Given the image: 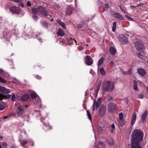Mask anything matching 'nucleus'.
I'll return each instance as SVG.
<instances>
[{
	"label": "nucleus",
	"mask_w": 148,
	"mask_h": 148,
	"mask_svg": "<svg viewBox=\"0 0 148 148\" xmlns=\"http://www.w3.org/2000/svg\"><path fill=\"white\" fill-rule=\"evenodd\" d=\"M100 72L101 75H104L106 74V71L103 68H101L100 69Z\"/></svg>",
	"instance_id": "nucleus-31"
},
{
	"label": "nucleus",
	"mask_w": 148,
	"mask_h": 148,
	"mask_svg": "<svg viewBox=\"0 0 148 148\" xmlns=\"http://www.w3.org/2000/svg\"><path fill=\"white\" fill-rule=\"evenodd\" d=\"M103 57H101L99 60L98 62V67H99L100 65L103 63Z\"/></svg>",
	"instance_id": "nucleus-29"
},
{
	"label": "nucleus",
	"mask_w": 148,
	"mask_h": 148,
	"mask_svg": "<svg viewBox=\"0 0 148 148\" xmlns=\"http://www.w3.org/2000/svg\"><path fill=\"white\" fill-rule=\"evenodd\" d=\"M58 35L62 36L64 34V31L61 29H59L58 30V31L57 32Z\"/></svg>",
	"instance_id": "nucleus-23"
},
{
	"label": "nucleus",
	"mask_w": 148,
	"mask_h": 148,
	"mask_svg": "<svg viewBox=\"0 0 148 148\" xmlns=\"http://www.w3.org/2000/svg\"><path fill=\"white\" fill-rule=\"evenodd\" d=\"M107 109L106 106H101L99 109V113L100 116H103L105 114Z\"/></svg>",
	"instance_id": "nucleus-5"
},
{
	"label": "nucleus",
	"mask_w": 148,
	"mask_h": 148,
	"mask_svg": "<svg viewBox=\"0 0 148 148\" xmlns=\"http://www.w3.org/2000/svg\"><path fill=\"white\" fill-rule=\"evenodd\" d=\"M10 11L13 13H18L19 12V8L16 7L15 6H12L9 8Z\"/></svg>",
	"instance_id": "nucleus-10"
},
{
	"label": "nucleus",
	"mask_w": 148,
	"mask_h": 148,
	"mask_svg": "<svg viewBox=\"0 0 148 148\" xmlns=\"http://www.w3.org/2000/svg\"><path fill=\"white\" fill-rule=\"evenodd\" d=\"M0 82L3 83H5L6 82V80L3 79L1 77H0Z\"/></svg>",
	"instance_id": "nucleus-40"
},
{
	"label": "nucleus",
	"mask_w": 148,
	"mask_h": 148,
	"mask_svg": "<svg viewBox=\"0 0 148 148\" xmlns=\"http://www.w3.org/2000/svg\"><path fill=\"white\" fill-rule=\"evenodd\" d=\"M127 75H130L132 73V70L131 69H129L127 72Z\"/></svg>",
	"instance_id": "nucleus-46"
},
{
	"label": "nucleus",
	"mask_w": 148,
	"mask_h": 148,
	"mask_svg": "<svg viewBox=\"0 0 148 148\" xmlns=\"http://www.w3.org/2000/svg\"><path fill=\"white\" fill-rule=\"evenodd\" d=\"M32 16H33V18L34 20H37L38 19V17L36 16L35 15H33Z\"/></svg>",
	"instance_id": "nucleus-53"
},
{
	"label": "nucleus",
	"mask_w": 148,
	"mask_h": 148,
	"mask_svg": "<svg viewBox=\"0 0 148 148\" xmlns=\"http://www.w3.org/2000/svg\"><path fill=\"white\" fill-rule=\"evenodd\" d=\"M32 11L34 14H36L39 12L44 16H47L48 15L47 10L41 6L38 7L37 8H33L32 9Z\"/></svg>",
	"instance_id": "nucleus-3"
},
{
	"label": "nucleus",
	"mask_w": 148,
	"mask_h": 148,
	"mask_svg": "<svg viewBox=\"0 0 148 148\" xmlns=\"http://www.w3.org/2000/svg\"><path fill=\"white\" fill-rule=\"evenodd\" d=\"M109 7V6L108 4H105L104 5L103 10L104 11H107L108 10V9Z\"/></svg>",
	"instance_id": "nucleus-34"
},
{
	"label": "nucleus",
	"mask_w": 148,
	"mask_h": 148,
	"mask_svg": "<svg viewBox=\"0 0 148 148\" xmlns=\"http://www.w3.org/2000/svg\"><path fill=\"white\" fill-rule=\"evenodd\" d=\"M71 40H73L75 42V43H76V44H77V43H76V40H75L74 39H72V38H71Z\"/></svg>",
	"instance_id": "nucleus-60"
},
{
	"label": "nucleus",
	"mask_w": 148,
	"mask_h": 148,
	"mask_svg": "<svg viewBox=\"0 0 148 148\" xmlns=\"http://www.w3.org/2000/svg\"><path fill=\"white\" fill-rule=\"evenodd\" d=\"M133 89L136 90H137L138 89L137 83L135 80L134 81Z\"/></svg>",
	"instance_id": "nucleus-30"
},
{
	"label": "nucleus",
	"mask_w": 148,
	"mask_h": 148,
	"mask_svg": "<svg viewBox=\"0 0 148 148\" xmlns=\"http://www.w3.org/2000/svg\"><path fill=\"white\" fill-rule=\"evenodd\" d=\"M100 85L101 83L99 84L98 85L97 88L95 91V93L96 96H97V95L98 92L100 89Z\"/></svg>",
	"instance_id": "nucleus-32"
},
{
	"label": "nucleus",
	"mask_w": 148,
	"mask_h": 148,
	"mask_svg": "<svg viewBox=\"0 0 148 148\" xmlns=\"http://www.w3.org/2000/svg\"><path fill=\"white\" fill-rule=\"evenodd\" d=\"M23 1V0H13L14 2L17 3H21Z\"/></svg>",
	"instance_id": "nucleus-47"
},
{
	"label": "nucleus",
	"mask_w": 148,
	"mask_h": 148,
	"mask_svg": "<svg viewBox=\"0 0 148 148\" xmlns=\"http://www.w3.org/2000/svg\"><path fill=\"white\" fill-rule=\"evenodd\" d=\"M137 56L138 57H139L140 58H142L143 56H142V55L141 54H140V53H138L137 54Z\"/></svg>",
	"instance_id": "nucleus-54"
},
{
	"label": "nucleus",
	"mask_w": 148,
	"mask_h": 148,
	"mask_svg": "<svg viewBox=\"0 0 148 148\" xmlns=\"http://www.w3.org/2000/svg\"><path fill=\"white\" fill-rule=\"evenodd\" d=\"M109 64L110 65V66L112 67L115 65V64H114V62L112 61L110 62Z\"/></svg>",
	"instance_id": "nucleus-48"
},
{
	"label": "nucleus",
	"mask_w": 148,
	"mask_h": 148,
	"mask_svg": "<svg viewBox=\"0 0 148 148\" xmlns=\"http://www.w3.org/2000/svg\"><path fill=\"white\" fill-rule=\"evenodd\" d=\"M101 102V99L99 98L97 100V101L94 100L93 104V108L92 109V111H94L95 110H97L98 108L100 105Z\"/></svg>",
	"instance_id": "nucleus-7"
},
{
	"label": "nucleus",
	"mask_w": 148,
	"mask_h": 148,
	"mask_svg": "<svg viewBox=\"0 0 148 148\" xmlns=\"http://www.w3.org/2000/svg\"><path fill=\"white\" fill-rule=\"evenodd\" d=\"M8 117V116H5L4 117V118L5 119H6V118H7Z\"/></svg>",
	"instance_id": "nucleus-61"
},
{
	"label": "nucleus",
	"mask_w": 148,
	"mask_h": 148,
	"mask_svg": "<svg viewBox=\"0 0 148 148\" xmlns=\"http://www.w3.org/2000/svg\"><path fill=\"white\" fill-rule=\"evenodd\" d=\"M2 145L4 147H6L8 146L7 144L5 142H3L2 143Z\"/></svg>",
	"instance_id": "nucleus-51"
},
{
	"label": "nucleus",
	"mask_w": 148,
	"mask_h": 148,
	"mask_svg": "<svg viewBox=\"0 0 148 148\" xmlns=\"http://www.w3.org/2000/svg\"><path fill=\"white\" fill-rule=\"evenodd\" d=\"M86 62L88 65H90L92 64V60L90 56H86Z\"/></svg>",
	"instance_id": "nucleus-12"
},
{
	"label": "nucleus",
	"mask_w": 148,
	"mask_h": 148,
	"mask_svg": "<svg viewBox=\"0 0 148 148\" xmlns=\"http://www.w3.org/2000/svg\"><path fill=\"white\" fill-rule=\"evenodd\" d=\"M37 94L35 92L32 93H31L30 94V96H31L32 98V99L33 100V99H35V98L37 97Z\"/></svg>",
	"instance_id": "nucleus-33"
},
{
	"label": "nucleus",
	"mask_w": 148,
	"mask_h": 148,
	"mask_svg": "<svg viewBox=\"0 0 148 148\" xmlns=\"http://www.w3.org/2000/svg\"><path fill=\"white\" fill-rule=\"evenodd\" d=\"M98 133L100 134H103L105 132L102 127H99L98 129Z\"/></svg>",
	"instance_id": "nucleus-24"
},
{
	"label": "nucleus",
	"mask_w": 148,
	"mask_h": 148,
	"mask_svg": "<svg viewBox=\"0 0 148 148\" xmlns=\"http://www.w3.org/2000/svg\"><path fill=\"white\" fill-rule=\"evenodd\" d=\"M29 98V96L28 94H25L23 95L21 97V100L23 101H26Z\"/></svg>",
	"instance_id": "nucleus-19"
},
{
	"label": "nucleus",
	"mask_w": 148,
	"mask_h": 148,
	"mask_svg": "<svg viewBox=\"0 0 148 148\" xmlns=\"http://www.w3.org/2000/svg\"><path fill=\"white\" fill-rule=\"evenodd\" d=\"M25 111L20 106L17 108V114L18 117H22L25 114Z\"/></svg>",
	"instance_id": "nucleus-8"
},
{
	"label": "nucleus",
	"mask_w": 148,
	"mask_h": 148,
	"mask_svg": "<svg viewBox=\"0 0 148 148\" xmlns=\"http://www.w3.org/2000/svg\"><path fill=\"white\" fill-rule=\"evenodd\" d=\"M147 110L145 111L142 114L141 117V121L142 123L144 122L147 117Z\"/></svg>",
	"instance_id": "nucleus-13"
},
{
	"label": "nucleus",
	"mask_w": 148,
	"mask_h": 148,
	"mask_svg": "<svg viewBox=\"0 0 148 148\" xmlns=\"http://www.w3.org/2000/svg\"><path fill=\"white\" fill-rule=\"evenodd\" d=\"M43 128L45 131H47L51 128V127L48 124H45L44 123Z\"/></svg>",
	"instance_id": "nucleus-25"
},
{
	"label": "nucleus",
	"mask_w": 148,
	"mask_h": 148,
	"mask_svg": "<svg viewBox=\"0 0 148 148\" xmlns=\"http://www.w3.org/2000/svg\"><path fill=\"white\" fill-rule=\"evenodd\" d=\"M25 106L27 108L28 107V105H25Z\"/></svg>",
	"instance_id": "nucleus-63"
},
{
	"label": "nucleus",
	"mask_w": 148,
	"mask_h": 148,
	"mask_svg": "<svg viewBox=\"0 0 148 148\" xmlns=\"http://www.w3.org/2000/svg\"><path fill=\"white\" fill-rule=\"evenodd\" d=\"M101 88L104 91H111L114 88V83L111 81H104L102 83Z\"/></svg>",
	"instance_id": "nucleus-2"
},
{
	"label": "nucleus",
	"mask_w": 148,
	"mask_h": 148,
	"mask_svg": "<svg viewBox=\"0 0 148 148\" xmlns=\"http://www.w3.org/2000/svg\"><path fill=\"white\" fill-rule=\"evenodd\" d=\"M112 16L118 19H119L121 20H124V18L123 17L122 15L119 13H115L112 14Z\"/></svg>",
	"instance_id": "nucleus-14"
},
{
	"label": "nucleus",
	"mask_w": 148,
	"mask_h": 148,
	"mask_svg": "<svg viewBox=\"0 0 148 148\" xmlns=\"http://www.w3.org/2000/svg\"><path fill=\"white\" fill-rule=\"evenodd\" d=\"M136 115L135 112H134L132 118L131 125H133L136 121Z\"/></svg>",
	"instance_id": "nucleus-17"
},
{
	"label": "nucleus",
	"mask_w": 148,
	"mask_h": 148,
	"mask_svg": "<svg viewBox=\"0 0 148 148\" xmlns=\"http://www.w3.org/2000/svg\"><path fill=\"white\" fill-rule=\"evenodd\" d=\"M118 107L114 103L110 102L108 105V111L110 112H114L117 110Z\"/></svg>",
	"instance_id": "nucleus-4"
},
{
	"label": "nucleus",
	"mask_w": 148,
	"mask_h": 148,
	"mask_svg": "<svg viewBox=\"0 0 148 148\" xmlns=\"http://www.w3.org/2000/svg\"><path fill=\"white\" fill-rule=\"evenodd\" d=\"M84 24V22H82V23H80L78 25L77 27L78 28H79L81 27H83V26Z\"/></svg>",
	"instance_id": "nucleus-41"
},
{
	"label": "nucleus",
	"mask_w": 148,
	"mask_h": 148,
	"mask_svg": "<svg viewBox=\"0 0 148 148\" xmlns=\"http://www.w3.org/2000/svg\"><path fill=\"white\" fill-rule=\"evenodd\" d=\"M2 99H1L0 100L2 99H3V98H6V99H8V98H10L11 97V95L9 94L7 95H2Z\"/></svg>",
	"instance_id": "nucleus-35"
},
{
	"label": "nucleus",
	"mask_w": 148,
	"mask_h": 148,
	"mask_svg": "<svg viewBox=\"0 0 148 148\" xmlns=\"http://www.w3.org/2000/svg\"><path fill=\"white\" fill-rule=\"evenodd\" d=\"M32 142L33 143V144H32V145L33 146L34 145V143H33V142L32 141Z\"/></svg>",
	"instance_id": "nucleus-64"
},
{
	"label": "nucleus",
	"mask_w": 148,
	"mask_h": 148,
	"mask_svg": "<svg viewBox=\"0 0 148 148\" xmlns=\"http://www.w3.org/2000/svg\"><path fill=\"white\" fill-rule=\"evenodd\" d=\"M123 114L122 113H120L119 114V119H123Z\"/></svg>",
	"instance_id": "nucleus-43"
},
{
	"label": "nucleus",
	"mask_w": 148,
	"mask_h": 148,
	"mask_svg": "<svg viewBox=\"0 0 148 148\" xmlns=\"http://www.w3.org/2000/svg\"><path fill=\"white\" fill-rule=\"evenodd\" d=\"M125 17H126V18H128L129 19H132V18L131 17H130L129 16H128L127 15H126Z\"/></svg>",
	"instance_id": "nucleus-57"
},
{
	"label": "nucleus",
	"mask_w": 148,
	"mask_h": 148,
	"mask_svg": "<svg viewBox=\"0 0 148 148\" xmlns=\"http://www.w3.org/2000/svg\"><path fill=\"white\" fill-rule=\"evenodd\" d=\"M36 77L37 79H41V77H40V76H39V75H36Z\"/></svg>",
	"instance_id": "nucleus-55"
},
{
	"label": "nucleus",
	"mask_w": 148,
	"mask_h": 148,
	"mask_svg": "<svg viewBox=\"0 0 148 148\" xmlns=\"http://www.w3.org/2000/svg\"><path fill=\"white\" fill-rule=\"evenodd\" d=\"M58 23L64 29H66V27L65 26V24L62 22L60 20H58L57 21Z\"/></svg>",
	"instance_id": "nucleus-21"
},
{
	"label": "nucleus",
	"mask_w": 148,
	"mask_h": 148,
	"mask_svg": "<svg viewBox=\"0 0 148 148\" xmlns=\"http://www.w3.org/2000/svg\"><path fill=\"white\" fill-rule=\"evenodd\" d=\"M0 75H2L4 76L7 79H9L10 76L8 73L4 71L2 69H0Z\"/></svg>",
	"instance_id": "nucleus-11"
},
{
	"label": "nucleus",
	"mask_w": 148,
	"mask_h": 148,
	"mask_svg": "<svg viewBox=\"0 0 148 148\" xmlns=\"http://www.w3.org/2000/svg\"><path fill=\"white\" fill-rule=\"evenodd\" d=\"M110 57H109V56L107 57V63H108L109 64L110 63V62H111V61H112L110 60Z\"/></svg>",
	"instance_id": "nucleus-45"
},
{
	"label": "nucleus",
	"mask_w": 148,
	"mask_h": 148,
	"mask_svg": "<svg viewBox=\"0 0 148 148\" xmlns=\"http://www.w3.org/2000/svg\"><path fill=\"white\" fill-rule=\"evenodd\" d=\"M33 101L34 103L38 104L40 103V98L38 97H37L35 99H33Z\"/></svg>",
	"instance_id": "nucleus-28"
},
{
	"label": "nucleus",
	"mask_w": 148,
	"mask_h": 148,
	"mask_svg": "<svg viewBox=\"0 0 148 148\" xmlns=\"http://www.w3.org/2000/svg\"><path fill=\"white\" fill-rule=\"evenodd\" d=\"M73 10V8L71 7H69L67 9L66 12V14L68 15H70L72 13Z\"/></svg>",
	"instance_id": "nucleus-22"
},
{
	"label": "nucleus",
	"mask_w": 148,
	"mask_h": 148,
	"mask_svg": "<svg viewBox=\"0 0 148 148\" xmlns=\"http://www.w3.org/2000/svg\"><path fill=\"white\" fill-rule=\"evenodd\" d=\"M116 23L114 22L113 23V25L112 27V31L113 32H114L115 31V29L116 27Z\"/></svg>",
	"instance_id": "nucleus-36"
},
{
	"label": "nucleus",
	"mask_w": 148,
	"mask_h": 148,
	"mask_svg": "<svg viewBox=\"0 0 148 148\" xmlns=\"http://www.w3.org/2000/svg\"><path fill=\"white\" fill-rule=\"evenodd\" d=\"M2 95L0 93V100L2 99Z\"/></svg>",
	"instance_id": "nucleus-59"
},
{
	"label": "nucleus",
	"mask_w": 148,
	"mask_h": 148,
	"mask_svg": "<svg viewBox=\"0 0 148 148\" xmlns=\"http://www.w3.org/2000/svg\"><path fill=\"white\" fill-rule=\"evenodd\" d=\"M11 99L12 101H15L16 97L15 96V95L14 94L11 97Z\"/></svg>",
	"instance_id": "nucleus-44"
},
{
	"label": "nucleus",
	"mask_w": 148,
	"mask_h": 148,
	"mask_svg": "<svg viewBox=\"0 0 148 148\" xmlns=\"http://www.w3.org/2000/svg\"><path fill=\"white\" fill-rule=\"evenodd\" d=\"M133 138L131 141V148H142L139 142L143 138V133L140 130H135L132 133Z\"/></svg>",
	"instance_id": "nucleus-1"
},
{
	"label": "nucleus",
	"mask_w": 148,
	"mask_h": 148,
	"mask_svg": "<svg viewBox=\"0 0 148 148\" xmlns=\"http://www.w3.org/2000/svg\"><path fill=\"white\" fill-rule=\"evenodd\" d=\"M135 47L138 51H143L144 50V46L140 42L137 41L135 43Z\"/></svg>",
	"instance_id": "nucleus-6"
},
{
	"label": "nucleus",
	"mask_w": 148,
	"mask_h": 148,
	"mask_svg": "<svg viewBox=\"0 0 148 148\" xmlns=\"http://www.w3.org/2000/svg\"><path fill=\"white\" fill-rule=\"evenodd\" d=\"M119 123L121 126H123L124 124V122L123 119H119Z\"/></svg>",
	"instance_id": "nucleus-37"
},
{
	"label": "nucleus",
	"mask_w": 148,
	"mask_h": 148,
	"mask_svg": "<svg viewBox=\"0 0 148 148\" xmlns=\"http://www.w3.org/2000/svg\"><path fill=\"white\" fill-rule=\"evenodd\" d=\"M28 141L26 140L25 139H23L22 140H21L20 141V143L21 145L23 147L25 146V145L28 142Z\"/></svg>",
	"instance_id": "nucleus-27"
},
{
	"label": "nucleus",
	"mask_w": 148,
	"mask_h": 148,
	"mask_svg": "<svg viewBox=\"0 0 148 148\" xmlns=\"http://www.w3.org/2000/svg\"><path fill=\"white\" fill-rule=\"evenodd\" d=\"M87 115L88 116V118L90 120H91L92 119V117L91 116V114L89 112L88 110H87Z\"/></svg>",
	"instance_id": "nucleus-39"
},
{
	"label": "nucleus",
	"mask_w": 148,
	"mask_h": 148,
	"mask_svg": "<svg viewBox=\"0 0 148 148\" xmlns=\"http://www.w3.org/2000/svg\"><path fill=\"white\" fill-rule=\"evenodd\" d=\"M109 50L110 52L112 55H114L116 53V50L112 47H110Z\"/></svg>",
	"instance_id": "nucleus-20"
},
{
	"label": "nucleus",
	"mask_w": 148,
	"mask_h": 148,
	"mask_svg": "<svg viewBox=\"0 0 148 148\" xmlns=\"http://www.w3.org/2000/svg\"><path fill=\"white\" fill-rule=\"evenodd\" d=\"M143 94H139V95H138V97L142 99L143 98Z\"/></svg>",
	"instance_id": "nucleus-50"
},
{
	"label": "nucleus",
	"mask_w": 148,
	"mask_h": 148,
	"mask_svg": "<svg viewBox=\"0 0 148 148\" xmlns=\"http://www.w3.org/2000/svg\"><path fill=\"white\" fill-rule=\"evenodd\" d=\"M138 73L142 76L145 75L146 73L145 71L143 69H139L138 70Z\"/></svg>",
	"instance_id": "nucleus-16"
},
{
	"label": "nucleus",
	"mask_w": 148,
	"mask_h": 148,
	"mask_svg": "<svg viewBox=\"0 0 148 148\" xmlns=\"http://www.w3.org/2000/svg\"><path fill=\"white\" fill-rule=\"evenodd\" d=\"M92 19L91 18H89V19H86V20L87 21H91Z\"/></svg>",
	"instance_id": "nucleus-58"
},
{
	"label": "nucleus",
	"mask_w": 148,
	"mask_h": 148,
	"mask_svg": "<svg viewBox=\"0 0 148 148\" xmlns=\"http://www.w3.org/2000/svg\"><path fill=\"white\" fill-rule=\"evenodd\" d=\"M6 105L5 103L0 102V110H1L4 109L6 107Z\"/></svg>",
	"instance_id": "nucleus-18"
},
{
	"label": "nucleus",
	"mask_w": 148,
	"mask_h": 148,
	"mask_svg": "<svg viewBox=\"0 0 148 148\" xmlns=\"http://www.w3.org/2000/svg\"><path fill=\"white\" fill-rule=\"evenodd\" d=\"M147 92L148 93V86L147 87Z\"/></svg>",
	"instance_id": "nucleus-62"
},
{
	"label": "nucleus",
	"mask_w": 148,
	"mask_h": 148,
	"mask_svg": "<svg viewBox=\"0 0 148 148\" xmlns=\"http://www.w3.org/2000/svg\"><path fill=\"white\" fill-rule=\"evenodd\" d=\"M111 132H113L114 130L115 129V125L114 123L112 124L111 126Z\"/></svg>",
	"instance_id": "nucleus-42"
},
{
	"label": "nucleus",
	"mask_w": 148,
	"mask_h": 148,
	"mask_svg": "<svg viewBox=\"0 0 148 148\" xmlns=\"http://www.w3.org/2000/svg\"><path fill=\"white\" fill-rule=\"evenodd\" d=\"M108 143L110 144V145H113L114 144V141L113 140L111 141H109L108 142Z\"/></svg>",
	"instance_id": "nucleus-56"
},
{
	"label": "nucleus",
	"mask_w": 148,
	"mask_h": 148,
	"mask_svg": "<svg viewBox=\"0 0 148 148\" xmlns=\"http://www.w3.org/2000/svg\"><path fill=\"white\" fill-rule=\"evenodd\" d=\"M42 26L45 27H47L48 25V24L46 21H44L42 23Z\"/></svg>",
	"instance_id": "nucleus-38"
},
{
	"label": "nucleus",
	"mask_w": 148,
	"mask_h": 148,
	"mask_svg": "<svg viewBox=\"0 0 148 148\" xmlns=\"http://www.w3.org/2000/svg\"><path fill=\"white\" fill-rule=\"evenodd\" d=\"M102 147L104 148L105 147L104 144L100 142H98V143L97 145V148H100L101 147Z\"/></svg>",
	"instance_id": "nucleus-26"
},
{
	"label": "nucleus",
	"mask_w": 148,
	"mask_h": 148,
	"mask_svg": "<svg viewBox=\"0 0 148 148\" xmlns=\"http://www.w3.org/2000/svg\"><path fill=\"white\" fill-rule=\"evenodd\" d=\"M26 4L28 6H30L31 5V3L29 1H28L27 2Z\"/></svg>",
	"instance_id": "nucleus-52"
},
{
	"label": "nucleus",
	"mask_w": 148,
	"mask_h": 148,
	"mask_svg": "<svg viewBox=\"0 0 148 148\" xmlns=\"http://www.w3.org/2000/svg\"><path fill=\"white\" fill-rule=\"evenodd\" d=\"M10 90L4 87H1L0 88V92L5 94L10 93Z\"/></svg>",
	"instance_id": "nucleus-15"
},
{
	"label": "nucleus",
	"mask_w": 148,
	"mask_h": 148,
	"mask_svg": "<svg viewBox=\"0 0 148 148\" xmlns=\"http://www.w3.org/2000/svg\"><path fill=\"white\" fill-rule=\"evenodd\" d=\"M121 72H122V74H123V75H127V72H124L122 69H121Z\"/></svg>",
	"instance_id": "nucleus-49"
},
{
	"label": "nucleus",
	"mask_w": 148,
	"mask_h": 148,
	"mask_svg": "<svg viewBox=\"0 0 148 148\" xmlns=\"http://www.w3.org/2000/svg\"><path fill=\"white\" fill-rule=\"evenodd\" d=\"M119 40L123 43H127L128 42V41L126 36L123 35H120L119 38Z\"/></svg>",
	"instance_id": "nucleus-9"
}]
</instances>
